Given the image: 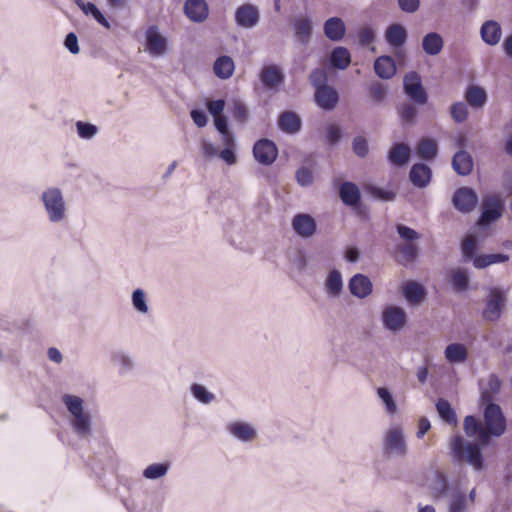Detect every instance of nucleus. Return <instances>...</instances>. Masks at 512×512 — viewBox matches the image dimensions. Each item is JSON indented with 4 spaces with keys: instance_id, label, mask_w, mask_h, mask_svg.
Masks as SVG:
<instances>
[{
    "instance_id": "13",
    "label": "nucleus",
    "mask_w": 512,
    "mask_h": 512,
    "mask_svg": "<svg viewBox=\"0 0 512 512\" xmlns=\"http://www.w3.org/2000/svg\"><path fill=\"white\" fill-rule=\"evenodd\" d=\"M478 202L476 192L470 187H461L454 192L453 206L462 213L471 212Z\"/></svg>"
},
{
    "instance_id": "28",
    "label": "nucleus",
    "mask_w": 512,
    "mask_h": 512,
    "mask_svg": "<svg viewBox=\"0 0 512 512\" xmlns=\"http://www.w3.org/2000/svg\"><path fill=\"white\" fill-rule=\"evenodd\" d=\"M452 167L458 175L467 176L473 170V159L467 151L460 150L452 158Z\"/></svg>"
},
{
    "instance_id": "7",
    "label": "nucleus",
    "mask_w": 512,
    "mask_h": 512,
    "mask_svg": "<svg viewBox=\"0 0 512 512\" xmlns=\"http://www.w3.org/2000/svg\"><path fill=\"white\" fill-rule=\"evenodd\" d=\"M403 88L405 94L416 104L424 105L428 95L422 85L421 76L416 71H409L403 77Z\"/></svg>"
},
{
    "instance_id": "48",
    "label": "nucleus",
    "mask_w": 512,
    "mask_h": 512,
    "mask_svg": "<svg viewBox=\"0 0 512 512\" xmlns=\"http://www.w3.org/2000/svg\"><path fill=\"white\" fill-rule=\"evenodd\" d=\"M131 303L134 310L141 315H146L150 311L147 295L141 288H137L132 292Z\"/></svg>"
},
{
    "instance_id": "42",
    "label": "nucleus",
    "mask_w": 512,
    "mask_h": 512,
    "mask_svg": "<svg viewBox=\"0 0 512 512\" xmlns=\"http://www.w3.org/2000/svg\"><path fill=\"white\" fill-rule=\"evenodd\" d=\"M444 355L449 363H463L468 358L466 347L460 343H451L446 346Z\"/></svg>"
},
{
    "instance_id": "64",
    "label": "nucleus",
    "mask_w": 512,
    "mask_h": 512,
    "mask_svg": "<svg viewBox=\"0 0 512 512\" xmlns=\"http://www.w3.org/2000/svg\"><path fill=\"white\" fill-rule=\"evenodd\" d=\"M359 43L362 46H368L375 39L374 30L370 27L362 28L358 33Z\"/></svg>"
},
{
    "instance_id": "14",
    "label": "nucleus",
    "mask_w": 512,
    "mask_h": 512,
    "mask_svg": "<svg viewBox=\"0 0 512 512\" xmlns=\"http://www.w3.org/2000/svg\"><path fill=\"white\" fill-rule=\"evenodd\" d=\"M259 20V9L253 4H243L235 11V22L239 27L252 29L258 25Z\"/></svg>"
},
{
    "instance_id": "61",
    "label": "nucleus",
    "mask_w": 512,
    "mask_h": 512,
    "mask_svg": "<svg viewBox=\"0 0 512 512\" xmlns=\"http://www.w3.org/2000/svg\"><path fill=\"white\" fill-rule=\"evenodd\" d=\"M352 147H353L354 153L357 156H359L361 158H364L365 156H367L369 148H368V142L364 137H362V136L355 137L353 140V143H352Z\"/></svg>"
},
{
    "instance_id": "57",
    "label": "nucleus",
    "mask_w": 512,
    "mask_h": 512,
    "mask_svg": "<svg viewBox=\"0 0 512 512\" xmlns=\"http://www.w3.org/2000/svg\"><path fill=\"white\" fill-rule=\"evenodd\" d=\"M311 85L315 90H320L322 87H327V74L322 69H315L309 76Z\"/></svg>"
},
{
    "instance_id": "4",
    "label": "nucleus",
    "mask_w": 512,
    "mask_h": 512,
    "mask_svg": "<svg viewBox=\"0 0 512 512\" xmlns=\"http://www.w3.org/2000/svg\"><path fill=\"white\" fill-rule=\"evenodd\" d=\"M483 405L484 428L488 435V440H490L491 436L500 437L505 433L507 427L502 408L494 402L485 403Z\"/></svg>"
},
{
    "instance_id": "52",
    "label": "nucleus",
    "mask_w": 512,
    "mask_h": 512,
    "mask_svg": "<svg viewBox=\"0 0 512 512\" xmlns=\"http://www.w3.org/2000/svg\"><path fill=\"white\" fill-rule=\"evenodd\" d=\"M76 131L78 136L81 139L90 140L94 138L99 129L96 125L89 123V122H83V121H77L75 123Z\"/></svg>"
},
{
    "instance_id": "21",
    "label": "nucleus",
    "mask_w": 512,
    "mask_h": 512,
    "mask_svg": "<svg viewBox=\"0 0 512 512\" xmlns=\"http://www.w3.org/2000/svg\"><path fill=\"white\" fill-rule=\"evenodd\" d=\"M464 431L469 437H476L479 445L486 446L489 443L488 435L485 428L477 421V419L468 415L464 419Z\"/></svg>"
},
{
    "instance_id": "15",
    "label": "nucleus",
    "mask_w": 512,
    "mask_h": 512,
    "mask_svg": "<svg viewBox=\"0 0 512 512\" xmlns=\"http://www.w3.org/2000/svg\"><path fill=\"white\" fill-rule=\"evenodd\" d=\"M184 13L194 23L204 22L209 15V7L205 0H186Z\"/></svg>"
},
{
    "instance_id": "39",
    "label": "nucleus",
    "mask_w": 512,
    "mask_h": 512,
    "mask_svg": "<svg viewBox=\"0 0 512 512\" xmlns=\"http://www.w3.org/2000/svg\"><path fill=\"white\" fill-rule=\"evenodd\" d=\"M215 75L220 79L230 78L235 70L233 59L227 55H222L216 59L213 65Z\"/></svg>"
},
{
    "instance_id": "54",
    "label": "nucleus",
    "mask_w": 512,
    "mask_h": 512,
    "mask_svg": "<svg viewBox=\"0 0 512 512\" xmlns=\"http://www.w3.org/2000/svg\"><path fill=\"white\" fill-rule=\"evenodd\" d=\"M417 109L410 103H403L398 107V114L405 123H414L417 116Z\"/></svg>"
},
{
    "instance_id": "1",
    "label": "nucleus",
    "mask_w": 512,
    "mask_h": 512,
    "mask_svg": "<svg viewBox=\"0 0 512 512\" xmlns=\"http://www.w3.org/2000/svg\"><path fill=\"white\" fill-rule=\"evenodd\" d=\"M39 202L50 224L62 225L68 220L69 207L60 187H45L39 195Z\"/></svg>"
},
{
    "instance_id": "33",
    "label": "nucleus",
    "mask_w": 512,
    "mask_h": 512,
    "mask_svg": "<svg viewBox=\"0 0 512 512\" xmlns=\"http://www.w3.org/2000/svg\"><path fill=\"white\" fill-rule=\"evenodd\" d=\"M465 100L473 109H481L487 102V93L478 85H470L465 91Z\"/></svg>"
},
{
    "instance_id": "43",
    "label": "nucleus",
    "mask_w": 512,
    "mask_h": 512,
    "mask_svg": "<svg viewBox=\"0 0 512 512\" xmlns=\"http://www.w3.org/2000/svg\"><path fill=\"white\" fill-rule=\"evenodd\" d=\"M189 390L193 398L203 405H210L216 401V395L210 392L203 384L192 383Z\"/></svg>"
},
{
    "instance_id": "56",
    "label": "nucleus",
    "mask_w": 512,
    "mask_h": 512,
    "mask_svg": "<svg viewBox=\"0 0 512 512\" xmlns=\"http://www.w3.org/2000/svg\"><path fill=\"white\" fill-rule=\"evenodd\" d=\"M369 93L375 102L381 103L386 98L387 86L379 81H374L369 87Z\"/></svg>"
},
{
    "instance_id": "55",
    "label": "nucleus",
    "mask_w": 512,
    "mask_h": 512,
    "mask_svg": "<svg viewBox=\"0 0 512 512\" xmlns=\"http://www.w3.org/2000/svg\"><path fill=\"white\" fill-rule=\"evenodd\" d=\"M452 119L457 123L464 122L468 117V108L464 102H456L450 108Z\"/></svg>"
},
{
    "instance_id": "62",
    "label": "nucleus",
    "mask_w": 512,
    "mask_h": 512,
    "mask_svg": "<svg viewBox=\"0 0 512 512\" xmlns=\"http://www.w3.org/2000/svg\"><path fill=\"white\" fill-rule=\"evenodd\" d=\"M341 137L342 132L339 125L330 124L326 127V139L331 145L337 144Z\"/></svg>"
},
{
    "instance_id": "2",
    "label": "nucleus",
    "mask_w": 512,
    "mask_h": 512,
    "mask_svg": "<svg viewBox=\"0 0 512 512\" xmlns=\"http://www.w3.org/2000/svg\"><path fill=\"white\" fill-rule=\"evenodd\" d=\"M62 403L71 414L70 425L80 438H87L91 435V417L84 410V400L76 395L64 394L61 397Z\"/></svg>"
},
{
    "instance_id": "32",
    "label": "nucleus",
    "mask_w": 512,
    "mask_h": 512,
    "mask_svg": "<svg viewBox=\"0 0 512 512\" xmlns=\"http://www.w3.org/2000/svg\"><path fill=\"white\" fill-rule=\"evenodd\" d=\"M444 46L442 36L437 32H429L422 39V49L429 56L438 55Z\"/></svg>"
},
{
    "instance_id": "16",
    "label": "nucleus",
    "mask_w": 512,
    "mask_h": 512,
    "mask_svg": "<svg viewBox=\"0 0 512 512\" xmlns=\"http://www.w3.org/2000/svg\"><path fill=\"white\" fill-rule=\"evenodd\" d=\"M292 228L300 237L310 238L315 234L317 226L311 215L299 213L293 217Z\"/></svg>"
},
{
    "instance_id": "8",
    "label": "nucleus",
    "mask_w": 512,
    "mask_h": 512,
    "mask_svg": "<svg viewBox=\"0 0 512 512\" xmlns=\"http://www.w3.org/2000/svg\"><path fill=\"white\" fill-rule=\"evenodd\" d=\"M383 327L393 333L401 331L407 323V314L402 307L386 305L381 312Z\"/></svg>"
},
{
    "instance_id": "25",
    "label": "nucleus",
    "mask_w": 512,
    "mask_h": 512,
    "mask_svg": "<svg viewBox=\"0 0 512 512\" xmlns=\"http://www.w3.org/2000/svg\"><path fill=\"white\" fill-rule=\"evenodd\" d=\"M323 30L329 40L340 41L346 33V26L341 18L331 17L325 21Z\"/></svg>"
},
{
    "instance_id": "35",
    "label": "nucleus",
    "mask_w": 512,
    "mask_h": 512,
    "mask_svg": "<svg viewBox=\"0 0 512 512\" xmlns=\"http://www.w3.org/2000/svg\"><path fill=\"white\" fill-rule=\"evenodd\" d=\"M339 195L342 202L347 206H355L361 198L360 189L353 182H344L339 189Z\"/></svg>"
},
{
    "instance_id": "34",
    "label": "nucleus",
    "mask_w": 512,
    "mask_h": 512,
    "mask_svg": "<svg viewBox=\"0 0 512 512\" xmlns=\"http://www.w3.org/2000/svg\"><path fill=\"white\" fill-rule=\"evenodd\" d=\"M396 260L401 265L413 263L419 254V247L416 243L399 244L396 247Z\"/></svg>"
},
{
    "instance_id": "27",
    "label": "nucleus",
    "mask_w": 512,
    "mask_h": 512,
    "mask_svg": "<svg viewBox=\"0 0 512 512\" xmlns=\"http://www.w3.org/2000/svg\"><path fill=\"white\" fill-rule=\"evenodd\" d=\"M409 178L418 188L426 187L431 179V169L423 163H416L411 167Z\"/></svg>"
},
{
    "instance_id": "22",
    "label": "nucleus",
    "mask_w": 512,
    "mask_h": 512,
    "mask_svg": "<svg viewBox=\"0 0 512 512\" xmlns=\"http://www.w3.org/2000/svg\"><path fill=\"white\" fill-rule=\"evenodd\" d=\"M315 101L324 110H332L339 101L338 92L331 86L315 91Z\"/></svg>"
},
{
    "instance_id": "46",
    "label": "nucleus",
    "mask_w": 512,
    "mask_h": 512,
    "mask_svg": "<svg viewBox=\"0 0 512 512\" xmlns=\"http://www.w3.org/2000/svg\"><path fill=\"white\" fill-rule=\"evenodd\" d=\"M436 409L440 418L447 424L455 426L457 424V416L451 404L443 398L436 402Z\"/></svg>"
},
{
    "instance_id": "10",
    "label": "nucleus",
    "mask_w": 512,
    "mask_h": 512,
    "mask_svg": "<svg viewBox=\"0 0 512 512\" xmlns=\"http://www.w3.org/2000/svg\"><path fill=\"white\" fill-rule=\"evenodd\" d=\"M228 434L242 443H250L257 439L258 431L252 423L236 420L227 424Z\"/></svg>"
},
{
    "instance_id": "50",
    "label": "nucleus",
    "mask_w": 512,
    "mask_h": 512,
    "mask_svg": "<svg viewBox=\"0 0 512 512\" xmlns=\"http://www.w3.org/2000/svg\"><path fill=\"white\" fill-rule=\"evenodd\" d=\"M450 283L456 292H463L468 289V274L462 269L452 270L450 273Z\"/></svg>"
},
{
    "instance_id": "30",
    "label": "nucleus",
    "mask_w": 512,
    "mask_h": 512,
    "mask_svg": "<svg viewBox=\"0 0 512 512\" xmlns=\"http://www.w3.org/2000/svg\"><path fill=\"white\" fill-rule=\"evenodd\" d=\"M386 42L394 48L403 46L407 40V31L401 24H391L385 32Z\"/></svg>"
},
{
    "instance_id": "19",
    "label": "nucleus",
    "mask_w": 512,
    "mask_h": 512,
    "mask_svg": "<svg viewBox=\"0 0 512 512\" xmlns=\"http://www.w3.org/2000/svg\"><path fill=\"white\" fill-rule=\"evenodd\" d=\"M447 512H467L469 503L467 495L459 484L453 485L448 494Z\"/></svg>"
},
{
    "instance_id": "17",
    "label": "nucleus",
    "mask_w": 512,
    "mask_h": 512,
    "mask_svg": "<svg viewBox=\"0 0 512 512\" xmlns=\"http://www.w3.org/2000/svg\"><path fill=\"white\" fill-rule=\"evenodd\" d=\"M261 83L268 89H275L284 82V72L278 65L264 66L259 74Z\"/></svg>"
},
{
    "instance_id": "37",
    "label": "nucleus",
    "mask_w": 512,
    "mask_h": 512,
    "mask_svg": "<svg viewBox=\"0 0 512 512\" xmlns=\"http://www.w3.org/2000/svg\"><path fill=\"white\" fill-rule=\"evenodd\" d=\"M411 150L407 144L396 143L388 152L389 161L396 166L405 165L410 158Z\"/></svg>"
},
{
    "instance_id": "11",
    "label": "nucleus",
    "mask_w": 512,
    "mask_h": 512,
    "mask_svg": "<svg viewBox=\"0 0 512 512\" xmlns=\"http://www.w3.org/2000/svg\"><path fill=\"white\" fill-rule=\"evenodd\" d=\"M505 302V293L500 288L490 289L486 306L482 312V316L486 321L494 322L498 320L502 313V307Z\"/></svg>"
},
{
    "instance_id": "51",
    "label": "nucleus",
    "mask_w": 512,
    "mask_h": 512,
    "mask_svg": "<svg viewBox=\"0 0 512 512\" xmlns=\"http://www.w3.org/2000/svg\"><path fill=\"white\" fill-rule=\"evenodd\" d=\"M378 398L382 401L385 411L389 415H394L397 413L398 408L395 402V399L390 392V390L386 387H379L376 390Z\"/></svg>"
},
{
    "instance_id": "18",
    "label": "nucleus",
    "mask_w": 512,
    "mask_h": 512,
    "mask_svg": "<svg viewBox=\"0 0 512 512\" xmlns=\"http://www.w3.org/2000/svg\"><path fill=\"white\" fill-rule=\"evenodd\" d=\"M350 293L359 298L364 299L368 297L373 291V285L370 279L361 273L352 276L348 283Z\"/></svg>"
},
{
    "instance_id": "9",
    "label": "nucleus",
    "mask_w": 512,
    "mask_h": 512,
    "mask_svg": "<svg viewBox=\"0 0 512 512\" xmlns=\"http://www.w3.org/2000/svg\"><path fill=\"white\" fill-rule=\"evenodd\" d=\"M146 52L153 58H159L167 53V39L160 33L156 25H151L145 32Z\"/></svg>"
},
{
    "instance_id": "49",
    "label": "nucleus",
    "mask_w": 512,
    "mask_h": 512,
    "mask_svg": "<svg viewBox=\"0 0 512 512\" xmlns=\"http://www.w3.org/2000/svg\"><path fill=\"white\" fill-rule=\"evenodd\" d=\"M78 7L82 10L85 15H91L100 25L109 29L110 23L102 14V12L97 8V6L92 2H81L78 3Z\"/></svg>"
},
{
    "instance_id": "60",
    "label": "nucleus",
    "mask_w": 512,
    "mask_h": 512,
    "mask_svg": "<svg viewBox=\"0 0 512 512\" xmlns=\"http://www.w3.org/2000/svg\"><path fill=\"white\" fill-rule=\"evenodd\" d=\"M296 181L302 187L310 186L314 181V175L308 167H300L296 171Z\"/></svg>"
},
{
    "instance_id": "58",
    "label": "nucleus",
    "mask_w": 512,
    "mask_h": 512,
    "mask_svg": "<svg viewBox=\"0 0 512 512\" xmlns=\"http://www.w3.org/2000/svg\"><path fill=\"white\" fill-rule=\"evenodd\" d=\"M367 192L373 197L383 200V201H392L395 199L396 194L392 191L385 190L383 188L369 185L366 187Z\"/></svg>"
},
{
    "instance_id": "26",
    "label": "nucleus",
    "mask_w": 512,
    "mask_h": 512,
    "mask_svg": "<svg viewBox=\"0 0 512 512\" xmlns=\"http://www.w3.org/2000/svg\"><path fill=\"white\" fill-rule=\"evenodd\" d=\"M293 28L297 40L306 45L309 43L312 34V22L308 16H299L293 20Z\"/></svg>"
},
{
    "instance_id": "24",
    "label": "nucleus",
    "mask_w": 512,
    "mask_h": 512,
    "mask_svg": "<svg viewBox=\"0 0 512 512\" xmlns=\"http://www.w3.org/2000/svg\"><path fill=\"white\" fill-rule=\"evenodd\" d=\"M402 293L412 305H419L426 297V289L416 281H408L403 285Z\"/></svg>"
},
{
    "instance_id": "44",
    "label": "nucleus",
    "mask_w": 512,
    "mask_h": 512,
    "mask_svg": "<svg viewBox=\"0 0 512 512\" xmlns=\"http://www.w3.org/2000/svg\"><path fill=\"white\" fill-rule=\"evenodd\" d=\"M170 469L169 462H159L148 465L143 471L142 476L147 480H159L164 478Z\"/></svg>"
},
{
    "instance_id": "12",
    "label": "nucleus",
    "mask_w": 512,
    "mask_h": 512,
    "mask_svg": "<svg viewBox=\"0 0 512 512\" xmlns=\"http://www.w3.org/2000/svg\"><path fill=\"white\" fill-rule=\"evenodd\" d=\"M253 156L259 164L264 166H270L277 159V146L273 141L269 139H260L256 141L253 146Z\"/></svg>"
},
{
    "instance_id": "47",
    "label": "nucleus",
    "mask_w": 512,
    "mask_h": 512,
    "mask_svg": "<svg viewBox=\"0 0 512 512\" xmlns=\"http://www.w3.org/2000/svg\"><path fill=\"white\" fill-rule=\"evenodd\" d=\"M438 152L437 143L430 138H423L419 141L417 146L418 155L424 160H432L436 157Z\"/></svg>"
},
{
    "instance_id": "5",
    "label": "nucleus",
    "mask_w": 512,
    "mask_h": 512,
    "mask_svg": "<svg viewBox=\"0 0 512 512\" xmlns=\"http://www.w3.org/2000/svg\"><path fill=\"white\" fill-rule=\"evenodd\" d=\"M504 211V201L498 194H489L483 197L481 205V215L478 224L482 226L489 225L502 217Z\"/></svg>"
},
{
    "instance_id": "20",
    "label": "nucleus",
    "mask_w": 512,
    "mask_h": 512,
    "mask_svg": "<svg viewBox=\"0 0 512 512\" xmlns=\"http://www.w3.org/2000/svg\"><path fill=\"white\" fill-rule=\"evenodd\" d=\"M480 36L482 41L489 45H497L502 37L501 25L495 20L485 21L480 28Z\"/></svg>"
},
{
    "instance_id": "3",
    "label": "nucleus",
    "mask_w": 512,
    "mask_h": 512,
    "mask_svg": "<svg viewBox=\"0 0 512 512\" xmlns=\"http://www.w3.org/2000/svg\"><path fill=\"white\" fill-rule=\"evenodd\" d=\"M450 450L455 462H467L475 470L482 469L483 456L478 444L467 442L462 436L456 435L450 441Z\"/></svg>"
},
{
    "instance_id": "29",
    "label": "nucleus",
    "mask_w": 512,
    "mask_h": 512,
    "mask_svg": "<svg viewBox=\"0 0 512 512\" xmlns=\"http://www.w3.org/2000/svg\"><path fill=\"white\" fill-rule=\"evenodd\" d=\"M111 361L121 376L128 375L134 368L132 357L123 350L113 351L111 353Z\"/></svg>"
},
{
    "instance_id": "38",
    "label": "nucleus",
    "mask_w": 512,
    "mask_h": 512,
    "mask_svg": "<svg viewBox=\"0 0 512 512\" xmlns=\"http://www.w3.org/2000/svg\"><path fill=\"white\" fill-rule=\"evenodd\" d=\"M429 487L435 497H447L452 488V486L449 485L447 476L440 471L434 473Z\"/></svg>"
},
{
    "instance_id": "59",
    "label": "nucleus",
    "mask_w": 512,
    "mask_h": 512,
    "mask_svg": "<svg viewBox=\"0 0 512 512\" xmlns=\"http://www.w3.org/2000/svg\"><path fill=\"white\" fill-rule=\"evenodd\" d=\"M231 114L233 116V118L239 122V123H244L247 118H248V110L246 108V106L244 105V103H242L241 101H234L231 108Z\"/></svg>"
},
{
    "instance_id": "53",
    "label": "nucleus",
    "mask_w": 512,
    "mask_h": 512,
    "mask_svg": "<svg viewBox=\"0 0 512 512\" xmlns=\"http://www.w3.org/2000/svg\"><path fill=\"white\" fill-rule=\"evenodd\" d=\"M396 231L399 237L406 243H416V241L421 237V235L416 230L404 224H397Z\"/></svg>"
},
{
    "instance_id": "6",
    "label": "nucleus",
    "mask_w": 512,
    "mask_h": 512,
    "mask_svg": "<svg viewBox=\"0 0 512 512\" xmlns=\"http://www.w3.org/2000/svg\"><path fill=\"white\" fill-rule=\"evenodd\" d=\"M384 453L389 456L403 457L407 453L403 429L399 426L389 428L383 439Z\"/></svg>"
},
{
    "instance_id": "41",
    "label": "nucleus",
    "mask_w": 512,
    "mask_h": 512,
    "mask_svg": "<svg viewBox=\"0 0 512 512\" xmlns=\"http://www.w3.org/2000/svg\"><path fill=\"white\" fill-rule=\"evenodd\" d=\"M351 63V54L345 47H335L330 54V64L332 67L345 70Z\"/></svg>"
},
{
    "instance_id": "23",
    "label": "nucleus",
    "mask_w": 512,
    "mask_h": 512,
    "mask_svg": "<svg viewBox=\"0 0 512 512\" xmlns=\"http://www.w3.org/2000/svg\"><path fill=\"white\" fill-rule=\"evenodd\" d=\"M374 71L381 79H391L397 71L396 63L391 56H379L374 62Z\"/></svg>"
},
{
    "instance_id": "45",
    "label": "nucleus",
    "mask_w": 512,
    "mask_h": 512,
    "mask_svg": "<svg viewBox=\"0 0 512 512\" xmlns=\"http://www.w3.org/2000/svg\"><path fill=\"white\" fill-rule=\"evenodd\" d=\"M509 260V256L502 253L495 254H481L473 258V265L475 268L483 269L492 264L502 263Z\"/></svg>"
},
{
    "instance_id": "40",
    "label": "nucleus",
    "mask_w": 512,
    "mask_h": 512,
    "mask_svg": "<svg viewBox=\"0 0 512 512\" xmlns=\"http://www.w3.org/2000/svg\"><path fill=\"white\" fill-rule=\"evenodd\" d=\"M343 289L342 275L339 270H331L325 281V292L329 297L336 298L340 295Z\"/></svg>"
},
{
    "instance_id": "31",
    "label": "nucleus",
    "mask_w": 512,
    "mask_h": 512,
    "mask_svg": "<svg viewBox=\"0 0 512 512\" xmlns=\"http://www.w3.org/2000/svg\"><path fill=\"white\" fill-rule=\"evenodd\" d=\"M502 381L496 374H490L487 385L481 386V404L493 402L494 397L500 392Z\"/></svg>"
},
{
    "instance_id": "36",
    "label": "nucleus",
    "mask_w": 512,
    "mask_h": 512,
    "mask_svg": "<svg viewBox=\"0 0 512 512\" xmlns=\"http://www.w3.org/2000/svg\"><path fill=\"white\" fill-rule=\"evenodd\" d=\"M278 125L282 131L294 134L301 128V119L295 112L285 111L279 116Z\"/></svg>"
},
{
    "instance_id": "63",
    "label": "nucleus",
    "mask_w": 512,
    "mask_h": 512,
    "mask_svg": "<svg viewBox=\"0 0 512 512\" xmlns=\"http://www.w3.org/2000/svg\"><path fill=\"white\" fill-rule=\"evenodd\" d=\"M477 247V241L475 238L469 236L462 242V251L465 257L474 258V254Z\"/></svg>"
}]
</instances>
